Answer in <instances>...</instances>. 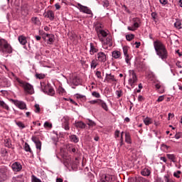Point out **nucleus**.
Here are the masks:
<instances>
[{
    "instance_id": "obj_1",
    "label": "nucleus",
    "mask_w": 182,
    "mask_h": 182,
    "mask_svg": "<svg viewBox=\"0 0 182 182\" xmlns=\"http://www.w3.org/2000/svg\"><path fill=\"white\" fill-rule=\"evenodd\" d=\"M154 47L159 58L164 60V62H166L168 58V52L167 48H166V46L161 41H156L154 42Z\"/></svg>"
},
{
    "instance_id": "obj_2",
    "label": "nucleus",
    "mask_w": 182,
    "mask_h": 182,
    "mask_svg": "<svg viewBox=\"0 0 182 182\" xmlns=\"http://www.w3.org/2000/svg\"><path fill=\"white\" fill-rule=\"evenodd\" d=\"M0 52L2 53H12V46L8 43V41L0 38Z\"/></svg>"
},
{
    "instance_id": "obj_3",
    "label": "nucleus",
    "mask_w": 182,
    "mask_h": 182,
    "mask_svg": "<svg viewBox=\"0 0 182 182\" xmlns=\"http://www.w3.org/2000/svg\"><path fill=\"white\" fill-rule=\"evenodd\" d=\"M41 87L42 92L48 96H53L55 95V90L50 86V84H45V82H41Z\"/></svg>"
},
{
    "instance_id": "obj_4",
    "label": "nucleus",
    "mask_w": 182,
    "mask_h": 182,
    "mask_svg": "<svg viewBox=\"0 0 182 182\" xmlns=\"http://www.w3.org/2000/svg\"><path fill=\"white\" fill-rule=\"evenodd\" d=\"M16 80L18 83H19L20 86L23 87L24 90L27 92V93H29V95H33V86H32V85L28 82H25L18 78Z\"/></svg>"
},
{
    "instance_id": "obj_5",
    "label": "nucleus",
    "mask_w": 182,
    "mask_h": 182,
    "mask_svg": "<svg viewBox=\"0 0 182 182\" xmlns=\"http://www.w3.org/2000/svg\"><path fill=\"white\" fill-rule=\"evenodd\" d=\"M130 78L129 79V85L132 87V89L134 88V86L137 85V75H136V73L133 70H130L129 71Z\"/></svg>"
},
{
    "instance_id": "obj_6",
    "label": "nucleus",
    "mask_w": 182,
    "mask_h": 182,
    "mask_svg": "<svg viewBox=\"0 0 182 182\" xmlns=\"http://www.w3.org/2000/svg\"><path fill=\"white\" fill-rule=\"evenodd\" d=\"M11 102L16 106V107H18V109H21V110H28V108L26 107V103L23 101H19L18 100H11Z\"/></svg>"
},
{
    "instance_id": "obj_7",
    "label": "nucleus",
    "mask_w": 182,
    "mask_h": 182,
    "mask_svg": "<svg viewBox=\"0 0 182 182\" xmlns=\"http://www.w3.org/2000/svg\"><path fill=\"white\" fill-rule=\"evenodd\" d=\"M11 81L4 75H0V86L1 87H11Z\"/></svg>"
},
{
    "instance_id": "obj_8",
    "label": "nucleus",
    "mask_w": 182,
    "mask_h": 182,
    "mask_svg": "<svg viewBox=\"0 0 182 182\" xmlns=\"http://www.w3.org/2000/svg\"><path fill=\"white\" fill-rule=\"evenodd\" d=\"M77 6L80 12H82L83 14H87V15L93 16V13L92 12V10L89 9V7L82 5L80 3L77 4Z\"/></svg>"
},
{
    "instance_id": "obj_9",
    "label": "nucleus",
    "mask_w": 182,
    "mask_h": 182,
    "mask_svg": "<svg viewBox=\"0 0 182 182\" xmlns=\"http://www.w3.org/2000/svg\"><path fill=\"white\" fill-rule=\"evenodd\" d=\"M31 140L36 144L37 150H39V151H41V150H42V141H41L39 138L33 136Z\"/></svg>"
},
{
    "instance_id": "obj_10",
    "label": "nucleus",
    "mask_w": 182,
    "mask_h": 182,
    "mask_svg": "<svg viewBox=\"0 0 182 182\" xmlns=\"http://www.w3.org/2000/svg\"><path fill=\"white\" fill-rule=\"evenodd\" d=\"M7 172L8 169H6L5 167L0 168V182L5 181V180H6Z\"/></svg>"
},
{
    "instance_id": "obj_11",
    "label": "nucleus",
    "mask_w": 182,
    "mask_h": 182,
    "mask_svg": "<svg viewBox=\"0 0 182 182\" xmlns=\"http://www.w3.org/2000/svg\"><path fill=\"white\" fill-rule=\"evenodd\" d=\"M97 60L99 62L105 63L106 60H107V57L106 56V54H105V53L103 52L97 53Z\"/></svg>"
},
{
    "instance_id": "obj_12",
    "label": "nucleus",
    "mask_w": 182,
    "mask_h": 182,
    "mask_svg": "<svg viewBox=\"0 0 182 182\" xmlns=\"http://www.w3.org/2000/svg\"><path fill=\"white\" fill-rule=\"evenodd\" d=\"M11 168L13 171H21L22 170V165L19 162H14L11 164Z\"/></svg>"
},
{
    "instance_id": "obj_13",
    "label": "nucleus",
    "mask_w": 182,
    "mask_h": 182,
    "mask_svg": "<svg viewBox=\"0 0 182 182\" xmlns=\"http://www.w3.org/2000/svg\"><path fill=\"white\" fill-rule=\"evenodd\" d=\"M46 18H48L50 21H53L55 19V13L52 10H48L44 14Z\"/></svg>"
},
{
    "instance_id": "obj_14",
    "label": "nucleus",
    "mask_w": 182,
    "mask_h": 182,
    "mask_svg": "<svg viewBox=\"0 0 182 182\" xmlns=\"http://www.w3.org/2000/svg\"><path fill=\"white\" fill-rule=\"evenodd\" d=\"M97 33L98 34V36H99V38L100 39V41H103V39L102 38H100V35L103 38H106V36H107V32H106L105 30H100L99 28H97Z\"/></svg>"
},
{
    "instance_id": "obj_15",
    "label": "nucleus",
    "mask_w": 182,
    "mask_h": 182,
    "mask_svg": "<svg viewBox=\"0 0 182 182\" xmlns=\"http://www.w3.org/2000/svg\"><path fill=\"white\" fill-rule=\"evenodd\" d=\"M123 52H124V55L125 56V62L127 63H129V62L130 61V59H129V48H127V46H124L123 47Z\"/></svg>"
},
{
    "instance_id": "obj_16",
    "label": "nucleus",
    "mask_w": 182,
    "mask_h": 182,
    "mask_svg": "<svg viewBox=\"0 0 182 182\" xmlns=\"http://www.w3.org/2000/svg\"><path fill=\"white\" fill-rule=\"evenodd\" d=\"M105 80L108 82H117V80L114 78V75H112V73L106 74Z\"/></svg>"
},
{
    "instance_id": "obj_17",
    "label": "nucleus",
    "mask_w": 182,
    "mask_h": 182,
    "mask_svg": "<svg viewBox=\"0 0 182 182\" xmlns=\"http://www.w3.org/2000/svg\"><path fill=\"white\" fill-rule=\"evenodd\" d=\"M46 36H49V39H47V43L48 45H53V42H55V35L47 33Z\"/></svg>"
},
{
    "instance_id": "obj_18",
    "label": "nucleus",
    "mask_w": 182,
    "mask_h": 182,
    "mask_svg": "<svg viewBox=\"0 0 182 182\" xmlns=\"http://www.w3.org/2000/svg\"><path fill=\"white\" fill-rule=\"evenodd\" d=\"M75 126L77 129H86V124L82 121L75 122Z\"/></svg>"
},
{
    "instance_id": "obj_19",
    "label": "nucleus",
    "mask_w": 182,
    "mask_h": 182,
    "mask_svg": "<svg viewBox=\"0 0 182 182\" xmlns=\"http://www.w3.org/2000/svg\"><path fill=\"white\" fill-rule=\"evenodd\" d=\"M18 42L21 43V45L25 46L26 43H28V41H26V37L24 36H18Z\"/></svg>"
},
{
    "instance_id": "obj_20",
    "label": "nucleus",
    "mask_w": 182,
    "mask_h": 182,
    "mask_svg": "<svg viewBox=\"0 0 182 182\" xmlns=\"http://www.w3.org/2000/svg\"><path fill=\"white\" fill-rule=\"evenodd\" d=\"M99 106L102 107V109H104V110H105V112H108L109 111V107H107V104H106V102H105V101L100 100V102L98 103Z\"/></svg>"
},
{
    "instance_id": "obj_21",
    "label": "nucleus",
    "mask_w": 182,
    "mask_h": 182,
    "mask_svg": "<svg viewBox=\"0 0 182 182\" xmlns=\"http://www.w3.org/2000/svg\"><path fill=\"white\" fill-rule=\"evenodd\" d=\"M99 52V49L95 48V46L92 43H90V55H95V53H97Z\"/></svg>"
},
{
    "instance_id": "obj_22",
    "label": "nucleus",
    "mask_w": 182,
    "mask_h": 182,
    "mask_svg": "<svg viewBox=\"0 0 182 182\" xmlns=\"http://www.w3.org/2000/svg\"><path fill=\"white\" fill-rule=\"evenodd\" d=\"M73 83L75 86H79V85H80V78L77 76H74L73 78Z\"/></svg>"
},
{
    "instance_id": "obj_23",
    "label": "nucleus",
    "mask_w": 182,
    "mask_h": 182,
    "mask_svg": "<svg viewBox=\"0 0 182 182\" xmlns=\"http://www.w3.org/2000/svg\"><path fill=\"white\" fill-rule=\"evenodd\" d=\"M125 141L128 144H132V136H130V133L129 132L125 133Z\"/></svg>"
},
{
    "instance_id": "obj_24",
    "label": "nucleus",
    "mask_w": 182,
    "mask_h": 182,
    "mask_svg": "<svg viewBox=\"0 0 182 182\" xmlns=\"http://www.w3.org/2000/svg\"><path fill=\"white\" fill-rule=\"evenodd\" d=\"M105 45H108V46L112 47L113 46V42L112 40V36H109L107 38H106V41L105 42Z\"/></svg>"
},
{
    "instance_id": "obj_25",
    "label": "nucleus",
    "mask_w": 182,
    "mask_h": 182,
    "mask_svg": "<svg viewBox=\"0 0 182 182\" xmlns=\"http://www.w3.org/2000/svg\"><path fill=\"white\" fill-rule=\"evenodd\" d=\"M24 150L25 151L31 153V154H33V151H32V149H31V146H29V144H28V142H26L24 144Z\"/></svg>"
},
{
    "instance_id": "obj_26",
    "label": "nucleus",
    "mask_w": 182,
    "mask_h": 182,
    "mask_svg": "<svg viewBox=\"0 0 182 182\" xmlns=\"http://www.w3.org/2000/svg\"><path fill=\"white\" fill-rule=\"evenodd\" d=\"M141 174L142 176L148 177V176H150V174H151V171H150V169L145 168L144 169H143V171H141Z\"/></svg>"
},
{
    "instance_id": "obj_27",
    "label": "nucleus",
    "mask_w": 182,
    "mask_h": 182,
    "mask_svg": "<svg viewBox=\"0 0 182 182\" xmlns=\"http://www.w3.org/2000/svg\"><path fill=\"white\" fill-rule=\"evenodd\" d=\"M70 139L73 143H79V137H77V136L75 134L70 135Z\"/></svg>"
},
{
    "instance_id": "obj_28",
    "label": "nucleus",
    "mask_w": 182,
    "mask_h": 182,
    "mask_svg": "<svg viewBox=\"0 0 182 182\" xmlns=\"http://www.w3.org/2000/svg\"><path fill=\"white\" fill-rule=\"evenodd\" d=\"M121 53L119 50H114L112 52V58H114V59H119V58H120L121 56Z\"/></svg>"
},
{
    "instance_id": "obj_29",
    "label": "nucleus",
    "mask_w": 182,
    "mask_h": 182,
    "mask_svg": "<svg viewBox=\"0 0 182 182\" xmlns=\"http://www.w3.org/2000/svg\"><path fill=\"white\" fill-rule=\"evenodd\" d=\"M144 124H146V126H149V124H151L153 123V122L151 121V118L146 117L144 119Z\"/></svg>"
},
{
    "instance_id": "obj_30",
    "label": "nucleus",
    "mask_w": 182,
    "mask_h": 182,
    "mask_svg": "<svg viewBox=\"0 0 182 182\" xmlns=\"http://www.w3.org/2000/svg\"><path fill=\"white\" fill-rule=\"evenodd\" d=\"M0 107L5 109L6 110H9V106L5 103V102L0 100Z\"/></svg>"
},
{
    "instance_id": "obj_31",
    "label": "nucleus",
    "mask_w": 182,
    "mask_h": 182,
    "mask_svg": "<svg viewBox=\"0 0 182 182\" xmlns=\"http://www.w3.org/2000/svg\"><path fill=\"white\" fill-rule=\"evenodd\" d=\"M133 21L134 22V28H139L140 26L139 25V23L138 22H140V18H133Z\"/></svg>"
},
{
    "instance_id": "obj_32",
    "label": "nucleus",
    "mask_w": 182,
    "mask_h": 182,
    "mask_svg": "<svg viewBox=\"0 0 182 182\" xmlns=\"http://www.w3.org/2000/svg\"><path fill=\"white\" fill-rule=\"evenodd\" d=\"M104 180L106 181L107 182L113 181V176L112 175L107 174L105 176Z\"/></svg>"
},
{
    "instance_id": "obj_33",
    "label": "nucleus",
    "mask_w": 182,
    "mask_h": 182,
    "mask_svg": "<svg viewBox=\"0 0 182 182\" xmlns=\"http://www.w3.org/2000/svg\"><path fill=\"white\" fill-rule=\"evenodd\" d=\"M65 130H70V127H69V121L65 119L64 124L63 125Z\"/></svg>"
},
{
    "instance_id": "obj_34",
    "label": "nucleus",
    "mask_w": 182,
    "mask_h": 182,
    "mask_svg": "<svg viewBox=\"0 0 182 182\" xmlns=\"http://www.w3.org/2000/svg\"><path fill=\"white\" fill-rule=\"evenodd\" d=\"M174 26H175V28H176V29H181L182 28L181 21H176V22H175V23H174Z\"/></svg>"
},
{
    "instance_id": "obj_35",
    "label": "nucleus",
    "mask_w": 182,
    "mask_h": 182,
    "mask_svg": "<svg viewBox=\"0 0 182 182\" xmlns=\"http://www.w3.org/2000/svg\"><path fill=\"white\" fill-rule=\"evenodd\" d=\"M5 146L9 149H14V147L12 146V142L10 141V139L6 140Z\"/></svg>"
},
{
    "instance_id": "obj_36",
    "label": "nucleus",
    "mask_w": 182,
    "mask_h": 182,
    "mask_svg": "<svg viewBox=\"0 0 182 182\" xmlns=\"http://www.w3.org/2000/svg\"><path fill=\"white\" fill-rule=\"evenodd\" d=\"M136 182H150V181L146 179L145 178L140 176L136 178Z\"/></svg>"
},
{
    "instance_id": "obj_37",
    "label": "nucleus",
    "mask_w": 182,
    "mask_h": 182,
    "mask_svg": "<svg viewBox=\"0 0 182 182\" xmlns=\"http://www.w3.org/2000/svg\"><path fill=\"white\" fill-rule=\"evenodd\" d=\"M166 156L173 163H176V156L174 154H167Z\"/></svg>"
},
{
    "instance_id": "obj_38",
    "label": "nucleus",
    "mask_w": 182,
    "mask_h": 182,
    "mask_svg": "<svg viewBox=\"0 0 182 182\" xmlns=\"http://www.w3.org/2000/svg\"><path fill=\"white\" fill-rule=\"evenodd\" d=\"M126 39L129 42H130V41H133V39H134V34H127V35H126Z\"/></svg>"
},
{
    "instance_id": "obj_39",
    "label": "nucleus",
    "mask_w": 182,
    "mask_h": 182,
    "mask_svg": "<svg viewBox=\"0 0 182 182\" xmlns=\"http://www.w3.org/2000/svg\"><path fill=\"white\" fill-rule=\"evenodd\" d=\"M97 60H92L91 62V69H96V67L97 66Z\"/></svg>"
},
{
    "instance_id": "obj_40",
    "label": "nucleus",
    "mask_w": 182,
    "mask_h": 182,
    "mask_svg": "<svg viewBox=\"0 0 182 182\" xmlns=\"http://www.w3.org/2000/svg\"><path fill=\"white\" fill-rule=\"evenodd\" d=\"M31 181L32 182H42V181L41 179L38 178L35 175H32Z\"/></svg>"
},
{
    "instance_id": "obj_41",
    "label": "nucleus",
    "mask_w": 182,
    "mask_h": 182,
    "mask_svg": "<svg viewBox=\"0 0 182 182\" xmlns=\"http://www.w3.org/2000/svg\"><path fill=\"white\" fill-rule=\"evenodd\" d=\"M151 16L152 19L154 21V22L157 23V13L152 12L151 14Z\"/></svg>"
},
{
    "instance_id": "obj_42",
    "label": "nucleus",
    "mask_w": 182,
    "mask_h": 182,
    "mask_svg": "<svg viewBox=\"0 0 182 182\" xmlns=\"http://www.w3.org/2000/svg\"><path fill=\"white\" fill-rule=\"evenodd\" d=\"M16 124L20 129H25V124H23V123H22V122H16Z\"/></svg>"
},
{
    "instance_id": "obj_43",
    "label": "nucleus",
    "mask_w": 182,
    "mask_h": 182,
    "mask_svg": "<svg viewBox=\"0 0 182 182\" xmlns=\"http://www.w3.org/2000/svg\"><path fill=\"white\" fill-rule=\"evenodd\" d=\"M109 5H110L109 0H104L102 1V6H104V8H109Z\"/></svg>"
},
{
    "instance_id": "obj_44",
    "label": "nucleus",
    "mask_w": 182,
    "mask_h": 182,
    "mask_svg": "<svg viewBox=\"0 0 182 182\" xmlns=\"http://www.w3.org/2000/svg\"><path fill=\"white\" fill-rule=\"evenodd\" d=\"M58 93L60 95H63V93H66V90H65V88H63V87H58Z\"/></svg>"
},
{
    "instance_id": "obj_45",
    "label": "nucleus",
    "mask_w": 182,
    "mask_h": 182,
    "mask_svg": "<svg viewBox=\"0 0 182 182\" xmlns=\"http://www.w3.org/2000/svg\"><path fill=\"white\" fill-rule=\"evenodd\" d=\"M36 79H45V74H42V73L38 74V73H36Z\"/></svg>"
},
{
    "instance_id": "obj_46",
    "label": "nucleus",
    "mask_w": 182,
    "mask_h": 182,
    "mask_svg": "<svg viewBox=\"0 0 182 182\" xmlns=\"http://www.w3.org/2000/svg\"><path fill=\"white\" fill-rule=\"evenodd\" d=\"M34 107L36 108V109H35L36 113H39L41 112V107H39V105L36 104L34 105Z\"/></svg>"
},
{
    "instance_id": "obj_47",
    "label": "nucleus",
    "mask_w": 182,
    "mask_h": 182,
    "mask_svg": "<svg viewBox=\"0 0 182 182\" xmlns=\"http://www.w3.org/2000/svg\"><path fill=\"white\" fill-rule=\"evenodd\" d=\"M92 95L94 97H97V98L100 97V94L96 91L92 92Z\"/></svg>"
},
{
    "instance_id": "obj_48",
    "label": "nucleus",
    "mask_w": 182,
    "mask_h": 182,
    "mask_svg": "<svg viewBox=\"0 0 182 182\" xmlns=\"http://www.w3.org/2000/svg\"><path fill=\"white\" fill-rule=\"evenodd\" d=\"M87 124L88 126H91L92 127H93V126H95L96 124L95 123V122H93L90 119H88V122H87Z\"/></svg>"
},
{
    "instance_id": "obj_49",
    "label": "nucleus",
    "mask_w": 182,
    "mask_h": 182,
    "mask_svg": "<svg viewBox=\"0 0 182 182\" xmlns=\"http://www.w3.org/2000/svg\"><path fill=\"white\" fill-rule=\"evenodd\" d=\"M100 102V99H98V100L90 101V105H96V103L99 105Z\"/></svg>"
},
{
    "instance_id": "obj_50",
    "label": "nucleus",
    "mask_w": 182,
    "mask_h": 182,
    "mask_svg": "<svg viewBox=\"0 0 182 182\" xmlns=\"http://www.w3.org/2000/svg\"><path fill=\"white\" fill-rule=\"evenodd\" d=\"M181 173V171H177L176 172L173 173V176L176 177V178H180V173Z\"/></svg>"
},
{
    "instance_id": "obj_51",
    "label": "nucleus",
    "mask_w": 182,
    "mask_h": 182,
    "mask_svg": "<svg viewBox=\"0 0 182 182\" xmlns=\"http://www.w3.org/2000/svg\"><path fill=\"white\" fill-rule=\"evenodd\" d=\"M44 127H48V129H52V124H50L48 122H46L44 123Z\"/></svg>"
},
{
    "instance_id": "obj_52",
    "label": "nucleus",
    "mask_w": 182,
    "mask_h": 182,
    "mask_svg": "<svg viewBox=\"0 0 182 182\" xmlns=\"http://www.w3.org/2000/svg\"><path fill=\"white\" fill-rule=\"evenodd\" d=\"M159 1L161 5H167V4H168V1L167 0H159Z\"/></svg>"
},
{
    "instance_id": "obj_53",
    "label": "nucleus",
    "mask_w": 182,
    "mask_h": 182,
    "mask_svg": "<svg viewBox=\"0 0 182 182\" xmlns=\"http://www.w3.org/2000/svg\"><path fill=\"white\" fill-rule=\"evenodd\" d=\"M95 75L97 77H98V79H100L102 77V73L100 71H97Z\"/></svg>"
},
{
    "instance_id": "obj_54",
    "label": "nucleus",
    "mask_w": 182,
    "mask_h": 182,
    "mask_svg": "<svg viewBox=\"0 0 182 182\" xmlns=\"http://www.w3.org/2000/svg\"><path fill=\"white\" fill-rule=\"evenodd\" d=\"M68 151H70V153H77L76 152V148H69Z\"/></svg>"
},
{
    "instance_id": "obj_55",
    "label": "nucleus",
    "mask_w": 182,
    "mask_h": 182,
    "mask_svg": "<svg viewBox=\"0 0 182 182\" xmlns=\"http://www.w3.org/2000/svg\"><path fill=\"white\" fill-rule=\"evenodd\" d=\"M116 92H117V97H118V98H119V97H122V93H123V92H122V90H120V91L117 90Z\"/></svg>"
},
{
    "instance_id": "obj_56",
    "label": "nucleus",
    "mask_w": 182,
    "mask_h": 182,
    "mask_svg": "<svg viewBox=\"0 0 182 182\" xmlns=\"http://www.w3.org/2000/svg\"><path fill=\"white\" fill-rule=\"evenodd\" d=\"M79 165V159L77 158H75V161L73 162V166H78Z\"/></svg>"
},
{
    "instance_id": "obj_57",
    "label": "nucleus",
    "mask_w": 182,
    "mask_h": 182,
    "mask_svg": "<svg viewBox=\"0 0 182 182\" xmlns=\"http://www.w3.org/2000/svg\"><path fill=\"white\" fill-rule=\"evenodd\" d=\"M163 100H164V95L159 96L157 100V102H163Z\"/></svg>"
},
{
    "instance_id": "obj_58",
    "label": "nucleus",
    "mask_w": 182,
    "mask_h": 182,
    "mask_svg": "<svg viewBox=\"0 0 182 182\" xmlns=\"http://www.w3.org/2000/svg\"><path fill=\"white\" fill-rule=\"evenodd\" d=\"M144 100V97L141 95H139L138 102H143Z\"/></svg>"
},
{
    "instance_id": "obj_59",
    "label": "nucleus",
    "mask_w": 182,
    "mask_h": 182,
    "mask_svg": "<svg viewBox=\"0 0 182 182\" xmlns=\"http://www.w3.org/2000/svg\"><path fill=\"white\" fill-rule=\"evenodd\" d=\"M134 45H136V46H135V48H136V49H138V48H140V45H141V43L140 42L136 41V42L134 43Z\"/></svg>"
},
{
    "instance_id": "obj_60",
    "label": "nucleus",
    "mask_w": 182,
    "mask_h": 182,
    "mask_svg": "<svg viewBox=\"0 0 182 182\" xmlns=\"http://www.w3.org/2000/svg\"><path fill=\"white\" fill-rule=\"evenodd\" d=\"M77 99H85V96L82 95L77 94Z\"/></svg>"
},
{
    "instance_id": "obj_61",
    "label": "nucleus",
    "mask_w": 182,
    "mask_h": 182,
    "mask_svg": "<svg viewBox=\"0 0 182 182\" xmlns=\"http://www.w3.org/2000/svg\"><path fill=\"white\" fill-rule=\"evenodd\" d=\"M55 6L57 10L60 9V5L58 3L55 4Z\"/></svg>"
},
{
    "instance_id": "obj_62",
    "label": "nucleus",
    "mask_w": 182,
    "mask_h": 182,
    "mask_svg": "<svg viewBox=\"0 0 182 182\" xmlns=\"http://www.w3.org/2000/svg\"><path fill=\"white\" fill-rule=\"evenodd\" d=\"M119 134H120V131L119 130L115 131V137H119Z\"/></svg>"
},
{
    "instance_id": "obj_63",
    "label": "nucleus",
    "mask_w": 182,
    "mask_h": 182,
    "mask_svg": "<svg viewBox=\"0 0 182 182\" xmlns=\"http://www.w3.org/2000/svg\"><path fill=\"white\" fill-rule=\"evenodd\" d=\"M56 182H63V179H62L60 178H56Z\"/></svg>"
},
{
    "instance_id": "obj_64",
    "label": "nucleus",
    "mask_w": 182,
    "mask_h": 182,
    "mask_svg": "<svg viewBox=\"0 0 182 182\" xmlns=\"http://www.w3.org/2000/svg\"><path fill=\"white\" fill-rule=\"evenodd\" d=\"M156 182H164V181H163V179H161V178H157Z\"/></svg>"
}]
</instances>
